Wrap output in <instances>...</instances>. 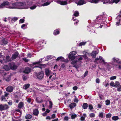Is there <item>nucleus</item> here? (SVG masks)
Segmentation results:
<instances>
[{
	"instance_id": "a878e982",
	"label": "nucleus",
	"mask_w": 121,
	"mask_h": 121,
	"mask_svg": "<svg viewBox=\"0 0 121 121\" xmlns=\"http://www.w3.org/2000/svg\"><path fill=\"white\" fill-rule=\"evenodd\" d=\"M119 117L118 116H113L112 118V119L114 121H116L118 120Z\"/></svg>"
},
{
	"instance_id": "5fc2aeb1",
	"label": "nucleus",
	"mask_w": 121,
	"mask_h": 121,
	"mask_svg": "<svg viewBox=\"0 0 121 121\" xmlns=\"http://www.w3.org/2000/svg\"><path fill=\"white\" fill-rule=\"evenodd\" d=\"M88 74V71L87 70L86 71L84 75V77H85Z\"/></svg>"
},
{
	"instance_id": "c85d7f7f",
	"label": "nucleus",
	"mask_w": 121,
	"mask_h": 121,
	"mask_svg": "<svg viewBox=\"0 0 121 121\" xmlns=\"http://www.w3.org/2000/svg\"><path fill=\"white\" fill-rule=\"evenodd\" d=\"M114 67L115 66L116 68H118L119 69H121V65L119 64L117 65V64H115L114 65Z\"/></svg>"
},
{
	"instance_id": "680f3d73",
	"label": "nucleus",
	"mask_w": 121,
	"mask_h": 121,
	"mask_svg": "<svg viewBox=\"0 0 121 121\" xmlns=\"http://www.w3.org/2000/svg\"><path fill=\"white\" fill-rule=\"evenodd\" d=\"M51 117L53 119H54L56 118V115L55 114H53L52 115Z\"/></svg>"
},
{
	"instance_id": "f03ea898",
	"label": "nucleus",
	"mask_w": 121,
	"mask_h": 121,
	"mask_svg": "<svg viewBox=\"0 0 121 121\" xmlns=\"http://www.w3.org/2000/svg\"><path fill=\"white\" fill-rule=\"evenodd\" d=\"M102 1H103V4H106L108 3L109 4H113L114 3H115L116 4L118 3L120 1V0H104V1L103 0H100Z\"/></svg>"
},
{
	"instance_id": "423d86ee",
	"label": "nucleus",
	"mask_w": 121,
	"mask_h": 121,
	"mask_svg": "<svg viewBox=\"0 0 121 121\" xmlns=\"http://www.w3.org/2000/svg\"><path fill=\"white\" fill-rule=\"evenodd\" d=\"M9 108V107L7 105L0 104V111L7 109Z\"/></svg>"
},
{
	"instance_id": "a19ab883",
	"label": "nucleus",
	"mask_w": 121,
	"mask_h": 121,
	"mask_svg": "<svg viewBox=\"0 0 121 121\" xmlns=\"http://www.w3.org/2000/svg\"><path fill=\"white\" fill-rule=\"evenodd\" d=\"M102 59V57L101 56H99V58L98 57L95 59V61H96L97 60H101Z\"/></svg>"
},
{
	"instance_id": "4468645a",
	"label": "nucleus",
	"mask_w": 121,
	"mask_h": 121,
	"mask_svg": "<svg viewBox=\"0 0 121 121\" xmlns=\"http://www.w3.org/2000/svg\"><path fill=\"white\" fill-rule=\"evenodd\" d=\"M98 52L97 51H93L91 53V56L92 57L95 58L96 55L98 53Z\"/></svg>"
},
{
	"instance_id": "dca6fc26",
	"label": "nucleus",
	"mask_w": 121,
	"mask_h": 121,
	"mask_svg": "<svg viewBox=\"0 0 121 121\" xmlns=\"http://www.w3.org/2000/svg\"><path fill=\"white\" fill-rule=\"evenodd\" d=\"M33 114L35 116H38L39 112L38 110L37 109H35L33 110Z\"/></svg>"
},
{
	"instance_id": "de8ad7c7",
	"label": "nucleus",
	"mask_w": 121,
	"mask_h": 121,
	"mask_svg": "<svg viewBox=\"0 0 121 121\" xmlns=\"http://www.w3.org/2000/svg\"><path fill=\"white\" fill-rule=\"evenodd\" d=\"M112 114L111 113H108L107 114L106 116V117L107 118H109L111 116Z\"/></svg>"
},
{
	"instance_id": "aec40b11",
	"label": "nucleus",
	"mask_w": 121,
	"mask_h": 121,
	"mask_svg": "<svg viewBox=\"0 0 121 121\" xmlns=\"http://www.w3.org/2000/svg\"><path fill=\"white\" fill-rule=\"evenodd\" d=\"M86 3V2L83 0H80L79 1L78 3V4L79 5H83Z\"/></svg>"
},
{
	"instance_id": "1a4fd4ad",
	"label": "nucleus",
	"mask_w": 121,
	"mask_h": 121,
	"mask_svg": "<svg viewBox=\"0 0 121 121\" xmlns=\"http://www.w3.org/2000/svg\"><path fill=\"white\" fill-rule=\"evenodd\" d=\"M13 86H8L6 89V91L10 93L12 92L13 91Z\"/></svg>"
},
{
	"instance_id": "e2e57ef3",
	"label": "nucleus",
	"mask_w": 121,
	"mask_h": 121,
	"mask_svg": "<svg viewBox=\"0 0 121 121\" xmlns=\"http://www.w3.org/2000/svg\"><path fill=\"white\" fill-rule=\"evenodd\" d=\"M31 54L29 53L27 54V56L28 57L30 58L31 57Z\"/></svg>"
},
{
	"instance_id": "cd10ccee",
	"label": "nucleus",
	"mask_w": 121,
	"mask_h": 121,
	"mask_svg": "<svg viewBox=\"0 0 121 121\" xmlns=\"http://www.w3.org/2000/svg\"><path fill=\"white\" fill-rule=\"evenodd\" d=\"M120 84V83L119 82L116 81L115 82V85L114 86V87H117Z\"/></svg>"
},
{
	"instance_id": "6e6552de",
	"label": "nucleus",
	"mask_w": 121,
	"mask_h": 121,
	"mask_svg": "<svg viewBox=\"0 0 121 121\" xmlns=\"http://www.w3.org/2000/svg\"><path fill=\"white\" fill-rule=\"evenodd\" d=\"M17 2L13 3L9 5V8L10 9H17Z\"/></svg>"
},
{
	"instance_id": "2eb2a0df",
	"label": "nucleus",
	"mask_w": 121,
	"mask_h": 121,
	"mask_svg": "<svg viewBox=\"0 0 121 121\" xmlns=\"http://www.w3.org/2000/svg\"><path fill=\"white\" fill-rule=\"evenodd\" d=\"M31 69L29 67H27L25 68V70L24 71V72L25 73H28L31 71Z\"/></svg>"
},
{
	"instance_id": "f8f14e48",
	"label": "nucleus",
	"mask_w": 121,
	"mask_h": 121,
	"mask_svg": "<svg viewBox=\"0 0 121 121\" xmlns=\"http://www.w3.org/2000/svg\"><path fill=\"white\" fill-rule=\"evenodd\" d=\"M45 73L46 76L48 77L50 75L51 71L50 70L47 69H45Z\"/></svg>"
},
{
	"instance_id": "4c0bfd02",
	"label": "nucleus",
	"mask_w": 121,
	"mask_h": 121,
	"mask_svg": "<svg viewBox=\"0 0 121 121\" xmlns=\"http://www.w3.org/2000/svg\"><path fill=\"white\" fill-rule=\"evenodd\" d=\"M2 41L3 43L1 44V45H3V44L4 45H6L7 44L8 42L7 41L5 40L4 39L2 40Z\"/></svg>"
},
{
	"instance_id": "f704fd0d",
	"label": "nucleus",
	"mask_w": 121,
	"mask_h": 121,
	"mask_svg": "<svg viewBox=\"0 0 121 121\" xmlns=\"http://www.w3.org/2000/svg\"><path fill=\"white\" fill-rule=\"evenodd\" d=\"M64 58L62 56H60L58 57L56 59V60L57 61H59L60 60L61 61H63L64 60L62 59H63Z\"/></svg>"
},
{
	"instance_id": "4be33fe9",
	"label": "nucleus",
	"mask_w": 121,
	"mask_h": 121,
	"mask_svg": "<svg viewBox=\"0 0 121 121\" xmlns=\"http://www.w3.org/2000/svg\"><path fill=\"white\" fill-rule=\"evenodd\" d=\"M121 17V16L119 15H118L117 17V19L118 20L119 19V21L118 22H117L116 23V25L117 26H118L119 24H120L119 23L120 22V19Z\"/></svg>"
},
{
	"instance_id": "49530a36",
	"label": "nucleus",
	"mask_w": 121,
	"mask_h": 121,
	"mask_svg": "<svg viewBox=\"0 0 121 121\" xmlns=\"http://www.w3.org/2000/svg\"><path fill=\"white\" fill-rule=\"evenodd\" d=\"M86 42H81L79 44V46H81L82 45H84L86 44Z\"/></svg>"
},
{
	"instance_id": "39448f33",
	"label": "nucleus",
	"mask_w": 121,
	"mask_h": 121,
	"mask_svg": "<svg viewBox=\"0 0 121 121\" xmlns=\"http://www.w3.org/2000/svg\"><path fill=\"white\" fill-rule=\"evenodd\" d=\"M76 54V52L75 51H72L71 52L69 56V59L72 60H74L75 58L74 55Z\"/></svg>"
},
{
	"instance_id": "9d476101",
	"label": "nucleus",
	"mask_w": 121,
	"mask_h": 121,
	"mask_svg": "<svg viewBox=\"0 0 121 121\" xmlns=\"http://www.w3.org/2000/svg\"><path fill=\"white\" fill-rule=\"evenodd\" d=\"M19 55V53L17 52H15L12 55L11 58L12 60L16 59Z\"/></svg>"
},
{
	"instance_id": "2f4dec72",
	"label": "nucleus",
	"mask_w": 121,
	"mask_h": 121,
	"mask_svg": "<svg viewBox=\"0 0 121 121\" xmlns=\"http://www.w3.org/2000/svg\"><path fill=\"white\" fill-rule=\"evenodd\" d=\"M99 1V0H91L90 2L93 3H96Z\"/></svg>"
},
{
	"instance_id": "5701e85b",
	"label": "nucleus",
	"mask_w": 121,
	"mask_h": 121,
	"mask_svg": "<svg viewBox=\"0 0 121 121\" xmlns=\"http://www.w3.org/2000/svg\"><path fill=\"white\" fill-rule=\"evenodd\" d=\"M32 117V116L30 114L26 115L25 116V118L26 119H30Z\"/></svg>"
},
{
	"instance_id": "774afa93",
	"label": "nucleus",
	"mask_w": 121,
	"mask_h": 121,
	"mask_svg": "<svg viewBox=\"0 0 121 121\" xmlns=\"http://www.w3.org/2000/svg\"><path fill=\"white\" fill-rule=\"evenodd\" d=\"M41 62L40 61V60L37 62L34 63L33 64L34 65H35V64H39Z\"/></svg>"
},
{
	"instance_id": "37998d69",
	"label": "nucleus",
	"mask_w": 121,
	"mask_h": 121,
	"mask_svg": "<svg viewBox=\"0 0 121 121\" xmlns=\"http://www.w3.org/2000/svg\"><path fill=\"white\" fill-rule=\"evenodd\" d=\"M95 114L93 113H91L89 115V116L90 117L92 118L95 117Z\"/></svg>"
},
{
	"instance_id": "c9c22d12",
	"label": "nucleus",
	"mask_w": 121,
	"mask_h": 121,
	"mask_svg": "<svg viewBox=\"0 0 121 121\" xmlns=\"http://www.w3.org/2000/svg\"><path fill=\"white\" fill-rule=\"evenodd\" d=\"M18 19L17 17H14L11 20L12 22H14L15 21H17Z\"/></svg>"
},
{
	"instance_id": "052dcab7",
	"label": "nucleus",
	"mask_w": 121,
	"mask_h": 121,
	"mask_svg": "<svg viewBox=\"0 0 121 121\" xmlns=\"http://www.w3.org/2000/svg\"><path fill=\"white\" fill-rule=\"evenodd\" d=\"M89 108L91 110L93 109V107L92 106L91 104L89 105Z\"/></svg>"
},
{
	"instance_id": "bf43d9fd",
	"label": "nucleus",
	"mask_w": 121,
	"mask_h": 121,
	"mask_svg": "<svg viewBox=\"0 0 121 121\" xmlns=\"http://www.w3.org/2000/svg\"><path fill=\"white\" fill-rule=\"evenodd\" d=\"M121 91V87L120 86V87H118L117 88V91H118L120 92Z\"/></svg>"
},
{
	"instance_id": "13d9d810",
	"label": "nucleus",
	"mask_w": 121,
	"mask_h": 121,
	"mask_svg": "<svg viewBox=\"0 0 121 121\" xmlns=\"http://www.w3.org/2000/svg\"><path fill=\"white\" fill-rule=\"evenodd\" d=\"M73 101L74 102L77 103L78 101V99L77 98H75V99H74Z\"/></svg>"
},
{
	"instance_id": "4d7b16f0",
	"label": "nucleus",
	"mask_w": 121,
	"mask_h": 121,
	"mask_svg": "<svg viewBox=\"0 0 121 121\" xmlns=\"http://www.w3.org/2000/svg\"><path fill=\"white\" fill-rule=\"evenodd\" d=\"M100 82V80L98 78H97L96 79V82L97 83H99Z\"/></svg>"
},
{
	"instance_id": "c756f323",
	"label": "nucleus",
	"mask_w": 121,
	"mask_h": 121,
	"mask_svg": "<svg viewBox=\"0 0 121 121\" xmlns=\"http://www.w3.org/2000/svg\"><path fill=\"white\" fill-rule=\"evenodd\" d=\"M3 68L6 71H8L9 69V66L7 65H4L3 67Z\"/></svg>"
},
{
	"instance_id": "603ef678",
	"label": "nucleus",
	"mask_w": 121,
	"mask_h": 121,
	"mask_svg": "<svg viewBox=\"0 0 121 121\" xmlns=\"http://www.w3.org/2000/svg\"><path fill=\"white\" fill-rule=\"evenodd\" d=\"M25 20L23 19H21L19 21V23H23L24 22Z\"/></svg>"
},
{
	"instance_id": "864d4df0",
	"label": "nucleus",
	"mask_w": 121,
	"mask_h": 121,
	"mask_svg": "<svg viewBox=\"0 0 121 121\" xmlns=\"http://www.w3.org/2000/svg\"><path fill=\"white\" fill-rule=\"evenodd\" d=\"M36 7V6L35 5H34L33 6H31L30 7V9H35Z\"/></svg>"
},
{
	"instance_id": "c03bdc74",
	"label": "nucleus",
	"mask_w": 121,
	"mask_h": 121,
	"mask_svg": "<svg viewBox=\"0 0 121 121\" xmlns=\"http://www.w3.org/2000/svg\"><path fill=\"white\" fill-rule=\"evenodd\" d=\"M5 97H6L4 95H2L1 97V100L2 101H5L6 100V98H5Z\"/></svg>"
},
{
	"instance_id": "8fccbe9b",
	"label": "nucleus",
	"mask_w": 121,
	"mask_h": 121,
	"mask_svg": "<svg viewBox=\"0 0 121 121\" xmlns=\"http://www.w3.org/2000/svg\"><path fill=\"white\" fill-rule=\"evenodd\" d=\"M104 113L103 112L100 113L99 114V116L100 117L102 118L103 117V115Z\"/></svg>"
},
{
	"instance_id": "3c124183",
	"label": "nucleus",
	"mask_w": 121,
	"mask_h": 121,
	"mask_svg": "<svg viewBox=\"0 0 121 121\" xmlns=\"http://www.w3.org/2000/svg\"><path fill=\"white\" fill-rule=\"evenodd\" d=\"M110 85L111 86H114L115 85V83L113 82H111L110 84Z\"/></svg>"
},
{
	"instance_id": "58836bf2",
	"label": "nucleus",
	"mask_w": 121,
	"mask_h": 121,
	"mask_svg": "<svg viewBox=\"0 0 121 121\" xmlns=\"http://www.w3.org/2000/svg\"><path fill=\"white\" fill-rule=\"evenodd\" d=\"M49 108H52L53 105L52 103V102L50 101H49Z\"/></svg>"
},
{
	"instance_id": "9b49d317",
	"label": "nucleus",
	"mask_w": 121,
	"mask_h": 121,
	"mask_svg": "<svg viewBox=\"0 0 121 121\" xmlns=\"http://www.w3.org/2000/svg\"><path fill=\"white\" fill-rule=\"evenodd\" d=\"M9 4V3L8 1H4L1 4H0V8H2L5 5H8Z\"/></svg>"
},
{
	"instance_id": "20e7f679",
	"label": "nucleus",
	"mask_w": 121,
	"mask_h": 121,
	"mask_svg": "<svg viewBox=\"0 0 121 121\" xmlns=\"http://www.w3.org/2000/svg\"><path fill=\"white\" fill-rule=\"evenodd\" d=\"M79 62L77 60H75L71 62V64L73 65V66L75 68L77 69L80 67L81 65L80 64H77Z\"/></svg>"
},
{
	"instance_id": "bb28decb",
	"label": "nucleus",
	"mask_w": 121,
	"mask_h": 121,
	"mask_svg": "<svg viewBox=\"0 0 121 121\" xmlns=\"http://www.w3.org/2000/svg\"><path fill=\"white\" fill-rule=\"evenodd\" d=\"M113 61L114 62H116L118 63H121V62L119 61L118 60L116 59L115 58H113Z\"/></svg>"
},
{
	"instance_id": "e433bc0d",
	"label": "nucleus",
	"mask_w": 121,
	"mask_h": 121,
	"mask_svg": "<svg viewBox=\"0 0 121 121\" xmlns=\"http://www.w3.org/2000/svg\"><path fill=\"white\" fill-rule=\"evenodd\" d=\"M73 15L75 17H78L79 15V13L77 11H75L74 12Z\"/></svg>"
},
{
	"instance_id": "79ce46f5",
	"label": "nucleus",
	"mask_w": 121,
	"mask_h": 121,
	"mask_svg": "<svg viewBox=\"0 0 121 121\" xmlns=\"http://www.w3.org/2000/svg\"><path fill=\"white\" fill-rule=\"evenodd\" d=\"M77 117V115L75 114H72L71 115V117L72 119H74Z\"/></svg>"
},
{
	"instance_id": "72a5a7b5",
	"label": "nucleus",
	"mask_w": 121,
	"mask_h": 121,
	"mask_svg": "<svg viewBox=\"0 0 121 121\" xmlns=\"http://www.w3.org/2000/svg\"><path fill=\"white\" fill-rule=\"evenodd\" d=\"M105 102L106 105H108L110 104V101L109 100L107 99L105 101Z\"/></svg>"
},
{
	"instance_id": "6ab92c4d",
	"label": "nucleus",
	"mask_w": 121,
	"mask_h": 121,
	"mask_svg": "<svg viewBox=\"0 0 121 121\" xmlns=\"http://www.w3.org/2000/svg\"><path fill=\"white\" fill-rule=\"evenodd\" d=\"M36 101L38 103H40L43 102V100L41 98L37 97L36 98Z\"/></svg>"
},
{
	"instance_id": "7c9ffc66",
	"label": "nucleus",
	"mask_w": 121,
	"mask_h": 121,
	"mask_svg": "<svg viewBox=\"0 0 121 121\" xmlns=\"http://www.w3.org/2000/svg\"><path fill=\"white\" fill-rule=\"evenodd\" d=\"M102 16H100L98 17L96 19V21L98 22L99 20H100L102 19Z\"/></svg>"
},
{
	"instance_id": "473e14b6",
	"label": "nucleus",
	"mask_w": 121,
	"mask_h": 121,
	"mask_svg": "<svg viewBox=\"0 0 121 121\" xmlns=\"http://www.w3.org/2000/svg\"><path fill=\"white\" fill-rule=\"evenodd\" d=\"M59 31L57 30H56L54 31L53 32V34L54 35H57L59 34Z\"/></svg>"
},
{
	"instance_id": "f257e3e1",
	"label": "nucleus",
	"mask_w": 121,
	"mask_h": 121,
	"mask_svg": "<svg viewBox=\"0 0 121 121\" xmlns=\"http://www.w3.org/2000/svg\"><path fill=\"white\" fill-rule=\"evenodd\" d=\"M44 73L43 71H41L36 73L35 75L37 78L41 80L44 77Z\"/></svg>"
},
{
	"instance_id": "0eeeda50",
	"label": "nucleus",
	"mask_w": 121,
	"mask_h": 121,
	"mask_svg": "<svg viewBox=\"0 0 121 121\" xmlns=\"http://www.w3.org/2000/svg\"><path fill=\"white\" fill-rule=\"evenodd\" d=\"M9 66L10 69L13 70H15L17 68V66L14 63H9Z\"/></svg>"
},
{
	"instance_id": "09e8293b",
	"label": "nucleus",
	"mask_w": 121,
	"mask_h": 121,
	"mask_svg": "<svg viewBox=\"0 0 121 121\" xmlns=\"http://www.w3.org/2000/svg\"><path fill=\"white\" fill-rule=\"evenodd\" d=\"M22 60L24 61L25 62H27L29 61L30 60L29 59H27L26 58H22Z\"/></svg>"
},
{
	"instance_id": "ddd939ff",
	"label": "nucleus",
	"mask_w": 121,
	"mask_h": 121,
	"mask_svg": "<svg viewBox=\"0 0 121 121\" xmlns=\"http://www.w3.org/2000/svg\"><path fill=\"white\" fill-rule=\"evenodd\" d=\"M67 0L65 1H58L57 3L61 5H65L67 4Z\"/></svg>"
},
{
	"instance_id": "412c9836",
	"label": "nucleus",
	"mask_w": 121,
	"mask_h": 121,
	"mask_svg": "<svg viewBox=\"0 0 121 121\" xmlns=\"http://www.w3.org/2000/svg\"><path fill=\"white\" fill-rule=\"evenodd\" d=\"M30 86V84H25L23 86V89L26 90L28 89Z\"/></svg>"
},
{
	"instance_id": "6e6d98bb",
	"label": "nucleus",
	"mask_w": 121,
	"mask_h": 121,
	"mask_svg": "<svg viewBox=\"0 0 121 121\" xmlns=\"http://www.w3.org/2000/svg\"><path fill=\"white\" fill-rule=\"evenodd\" d=\"M4 93L5 94L4 95L6 97H7L8 95L9 94V93L7 92H4Z\"/></svg>"
},
{
	"instance_id": "393cba45",
	"label": "nucleus",
	"mask_w": 121,
	"mask_h": 121,
	"mask_svg": "<svg viewBox=\"0 0 121 121\" xmlns=\"http://www.w3.org/2000/svg\"><path fill=\"white\" fill-rule=\"evenodd\" d=\"M6 60L5 61V62H9L11 60V59H10V57L9 56H6Z\"/></svg>"
},
{
	"instance_id": "ea45409f",
	"label": "nucleus",
	"mask_w": 121,
	"mask_h": 121,
	"mask_svg": "<svg viewBox=\"0 0 121 121\" xmlns=\"http://www.w3.org/2000/svg\"><path fill=\"white\" fill-rule=\"evenodd\" d=\"M22 77L23 80L24 81L26 80L28 78L27 76L24 75H23Z\"/></svg>"
},
{
	"instance_id": "7ed1b4c3",
	"label": "nucleus",
	"mask_w": 121,
	"mask_h": 121,
	"mask_svg": "<svg viewBox=\"0 0 121 121\" xmlns=\"http://www.w3.org/2000/svg\"><path fill=\"white\" fill-rule=\"evenodd\" d=\"M17 9H25L26 4L25 2H17Z\"/></svg>"
},
{
	"instance_id": "69168bd1",
	"label": "nucleus",
	"mask_w": 121,
	"mask_h": 121,
	"mask_svg": "<svg viewBox=\"0 0 121 121\" xmlns=\"http://www.w3.org/2000/svg\"><path fill=\"white\" fill-rule=\"evenodd\" d=\"M80 119L82 121H84L85 117L83 116H82L81 117Z\"/></svg>"
},
{
	"instance_id": "0e129e2a",
	"label": "nucleus",
	"mask_w": 121,
	"mask_h": 121,
	"mask_svg": "<svg viewBox=\"0 0 121 121\" xmlns=\"http://www.w3.org/2000/svg\"><path fill=\"white\" fill-rule=\"evenodd\" d=\"M69 119V117H68L65 116L64 118V120L65 121H68Z\"/></svg>"
},
{
	"instance_id": "a211bd4d",
	"label": "nucleus",
	"mask_w": 121,
	"mask_h": 121,
	"mask_svg": "<svg viewBox=\"0 0 121 121\" xmlns=\"http://www.w3.org/2000/svg\"><path fill=\"white\" fill-rule=\"evenodd\" d=\"M24 107V104L23 102H20L18 104V107L19 109H21Z\"/></svg>"
},
{
	"instance_id": "b1692460",
	"label": "nucleus",
	"mask_w": 121,
	"mask_h": 121,
	"mask_svg": "<svg viewBox=\"0 0 121 121\" xmlns=\"http://www.w3.org/2000/svg\"><path fill=\"white\" fill-rule=\"evenodd\" d=\"M88 107V105L86 103H84L83 104L82 108L84 109H86Z\"/></svg>"
},
{
	"instance_id": "338daca9",
	"label": "nucleus",
	"mask_w": 121,
	"mask_h": 121,
	"mask_svg": "<svg viewBox=\"0 0 121 121\" xmlns=\"http://www.w3.org/2000/svg\"><path fill=\"white\" fill-rule=\"evenodd\" d=\"M78 88V87L77 86H75L73 87V89L74 90H77Z\"/></svg>"
},
{
	"instance_id": "a18cd8bd",
	"label": "nucleus",
	"mask_w": 121,
	"mask_h": 121,
	"mask_svg": "<svg viewBox=\"0 0 121 121\" xmlns=\"http://www.w3.org/2000/svg\"><path fill=\"white\" fill-rule=\"evenodd\" d=\"M116 76H112L110 78V79L111 80H113L116 79Z\"/></svg>"
},
{
	"instance_id": "f3484780",
	"label": "nucleus",
	"mask_w": 121,
	"mask_h": 121,
	"mask_svg": "<svg viewBox=\"0 0 121 121\" xmlns=\"http://www.w3.org/2000/svg\"><path fill=\"white\" fill-rule=\"evenodd\" d=\"M76 106V104L74 103H71L69 105V107L71 109H72L74 107Z\"/></svg>"
}]
</instances>
